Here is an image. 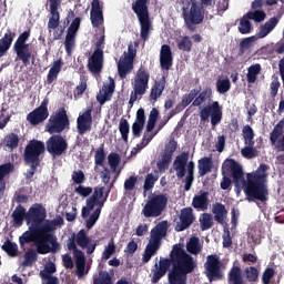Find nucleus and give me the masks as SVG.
<instances>
[{
	"mask_svg": "<svg viewBox=\"0 0 284 284\" xmlns=\"http://www.w3.org/2000/svg\"><path fill=\"white\" fill-rule=\"evenodd\" d=\"M267 170L270 165L260 164L257 170L253 173H247L245 181V173L243 166L234 159H226L222 164V175L232 176L235 187H244V194L248 201L256 200L266 203L270 196L267 190Z\"/></svg>",
	"mask_w": 284,
	"mask_h": 284,
	"instance_id": "f257e3e1",
	"label": "nucleus"
},
{
	"mask_svg": "<svg viewBox=\"0 0 284 284\" xmlns=\"http://www.w3.org/2000/svg\"><path fill=\"white\" fill-rule=\"evenodd\" d=\"M170 265L173 267L168 273ZM154 267L151 283H159L168 274L169 284H187V274H192L196 270V262L181 245L175 244L170 253V258L161 257Z\"/></svg>",
	"mask_w": 284,
	"mask_h": 284,
	"instance_id": "f03ea898",
	"label": "nucleus"
},
{
	"mask_svg": "<svg viewBox=\"0 0 284 284\" xmlns=\"http://www.w3.org/2000/svg\"><path fill=\"white\" fill-rule=\"evenodd\" d=\"M59 225H63V217L57 215L55 219L47 220L40 227L34 229L38 254H50V252L57 254L61 250V244L57 241V235L52 234Z\"/></svg>",
	"mask_w": 284,
	"mask_h": 284,
	"instance_id": "7ed1b4c3",
	"label": "nucleus"
},
{
	"mask_svg": "<svg viewBox=\"0 0 284 284\" xmlns=\"http://www.w3.org/2000/svg\"><path fill=\"white\" fill-rule=\"evenodd\" d=\"M45 154V143L39 140H31L24 148L23 161L26 165H29V170L26 173V179H33L37 174V170L41 168V155Z\"/></svg>",
	"mask_w": 284,
	"mask_h": 284,
	"instance_id": "20e7f679",
	"label": "nucleus"
},
{
	"mask_svg": "<svg viewBox=\"0 0 284 284\" xmlns=\"http://www.w3.org/2000/svg\"><path fill=\"white\" fill-rule=\"evenodd\" d=\"M165 236H168V221H162L151 230V236L144 248L142 263H150L152 261V256H155L161 250L162 241Z\"/></svg>",
	"mask_w": 284,
	"mask_h": 284,
	"instance_id": "39448f33",
	"label": "nucleus"
},
{
	"mask_svg": "<svg viewBox=\"0 0 284 284\" xmlns=\"http://www.w3.org/2000/svg\"><path fill=\"white\" fill-rule=\"evenodd\" d=\"M190 152H182L178 155L173 162V168L175 170L178 179H183L185 176L184 191L190 192L192 190V183H194V161H190Z\"/></svg>",
	"mask_w": 284,
	"mask_h": 284,
	"instance_id": "423d86ee",
	"label": "nucleus"
},
{
	"mask_svg": "<svg viewBox=\"0 0 284 284\" xmlns=\"http://www.w3.org/2000/svg\"><path fill=\"white\" fill-rule=\"evenodd\" d=\"M30 29L20 33L13 44V52L17 55L18 61H21L22 65L28 67L30 61L34 63L37 61V51L32 50L28 39H30Z\"/></svg>",
	"mask_w": 284,
	"mask_h": 284,
	"instance_id": "0eeeda50",
	"label": "nucleus"
},
{
	"mask_svg": "<svg viewBox=\"0 0 284 284\" xmlns=\"http://www.w3.org/2000/svg\"><path fill=\"white\" fill-rule=\"evenodd\" d=\"M149 0H135L132 3V10L136 14L140 23V38L142 41H149L152 22L150 21V9L148 8Z\"/></svg>",
	"mask_w": 284,
	"mask_h": 284,
	"instance_id": "6e6552de",
	"label": "nucleus"
},
{
	"mask_svg": "<svg viewBox=\"0 0 284 284\" xmlns=\"http://www.w3.org/2000/svg\"><path fill=\"white\" fill-rule=\"evenodd\" d=\"M65 130H70V118L68 116L65 108H60L50 115L45 131L49 132V134H61V132H65Z\"/></svg>",
	"mask_w": 284,
	"mask_h": 284,
	"instance_id": "1a4fd4ad",
	"label": "nucleus"
},
{
	"mask_svg": "<svg viewBox=\"0 0 284 284\" xmlns=\"http://www.w3.org/2000/svg\"><path fill=\"white\" fill-rule=\"evenodd\" d=\"M168 207V196L165 194H158L152 196L142 210L145 219H156L163 214Z\"/></svg>",
	"mask_w": 284,
	"mask_h": 284,
	"instance_id": "9d476101",
	"label": "nucleus"
},
{
	"mask_svg": "<svg viewBox=\"0 0 284 284\" xmlns=\"http://www.w3.org/2000/svg\"><path fill=\"white\" fill-rule=\"evenodd\" d=\"M150 83V73L145 70V68L141 67L134 77V81L132 82L133 91L131 92L129 103L132 105L136 102L139 97H143L145 92H148V85Z\"/></svg>",
	"mask_w": 284,
	"mask_h": 284,
	"instance_id": "9b49d317",
	"label": "nucleus"
},
{
	"mask_svg": "<svg viewBox=\"0 0 284 284\" xmlns=\"http://www.w3.org/2000/svg\"><path fill=\"white\" fill-rule=\"evenodd\" d=\"M211 118L212 128H216L221 121H223V106L219 101H212L211 104L203 106L200 110L201 123H207Z\"/></svg>",
	"mask_w": 284,
	"mask_h": 284,
	"instance_id": "f8f14e48",
	"label": "nucleus"
},
{
	"mask_svg": "<svg viewBox=\"0 0 284 284\" xmlns=\"http://www.w3.org/2000/svg\"><path fill=\"white\" fill-rule=\"evenodd\" d=\"M67 247L70 252H73V258L75 261L77 276L78 278H83L87 276L85 272V253L77 247V235H72L67 242Z\"/></svg>",
	"mask_w": 284,
	"mask_h": 284,
	"instance_id": "ddd939ff",
	"label": "nucleus"
},
{
	"mask_svg": "<svg viewBox=\"0 0 284 284\" xmlns=\"http://www.w3.org/2000/svg\"><path fill=\"white\" fill-rule=\"evenodd\" d=\"M48 219V210L41 203L32 204L27 212V225H32V227H40L42 223H45Z\"/></svg>",
	"mask_w": 284,
	"mask_h": 284,
	"instance_id": "4468645a",
	"label": "nucleus"
},
{
	"mask_svg": "<svg viewBox=\"0 0 284 284\" xmlns=\"http://www.w3.org/2000/svg\"><path fill=\"white\" fill-rule=\"evenodd\" d=\"M222 265L223 263L219 255H207L204 270L210 283L221 281V278H223V271H221Z\"/></svg>",
	"mask_w": 284,
	"mask_h": 284,
	"instance_id": "2eb2a0df",
	"label": "nucleus"
},
{
	"mask_svg": "<svg viewBox=\"0 0 284 284\" xmlns=\"http://www.w3.org/2000/svg\"><path fill=\"white\" fill-rule=\"evenodd\" d=\"M184 22L187 30L193 32L194 26L203 23V13L201 12V6L197 2H192L190 9L183 8L182 11Z\"/></svg>",
	"mask_w": 284,
	"mask_h": 284,
	"instance_id": "dca6fc26",
	"label": "nucleus"
},
{
	"mask_svg": "<svg viewBox=\"0 0 284 284\" xmlns=\"http://www.w3.org/2000/svg\"><path fill=\"white\" fill-rule=\"evenodd\" d=\"M195 221L196 215L194 214V209H192V206L183 207L180 210L178 221H175V232H185V230H190Z\"/></svg>",
	"mask_w": 284,
	"mask_h": 284,
	"instance_id": "f3484780",
	"label": "nucleus"
},
{
	"mask_svg": "<svg viewBox=\"0 0 284 284\" xmlns=\"http://www.w3.org/2000/svg\"><path fill=\"white\" fill-rule=\"evenodd\" d=\"M49 103L50 99L45 98L38 108L27 115V121L30 125H39L50 116V111H48Z\"/></svg>",
	"mask_w": 284,
	"mask_h": 284,
	"instance_id": "a211bd4d",
	"label": "nucleus"
},
{
	"mask_svg": "<svg viewBox=\"0 0 284 284\" xmlns=\"http://www.w3.org/2000/svg\"><path fill=\"white\" fill-rule=\"evenodd\" d=\"M47 151L52 156H62L68 152V141H65L60 134L52 135L47 141Z\"/></svg>",
	"mask_w": 284,
	"mask_h": 284,
	"instance_id": "6ab92c4d",
	"label": "nucleus"
},
{
	"mask_svg": "<svg viewBox=\"0 0 284 284\" xmlns=\"http://www.w3.org/2000/svg\"><path fill=\"white\" fill-rule=\"evenodd\" d=\"M104 192L105 186H97L94 189L93 194L89 199H87V206L89 207V210H94V207H97V210H100L101 214V210H103L105 201H108V195L103 197Z\"/></svg>",
	"mask_w": 284,
	"mask_h": 284,
	"instance_id": "aec40b11",
	"label": "nucleus"
},
{
	"mask_svg": "<svg viewBox=\"0 0 284 284\" xmlns=\"http://www.w3.org/2000/svg\"><path fill=\"white\" fill-rule=\"evenodd\" d=\"M75 243L82 250H87V254H94L97 250V242L92 241L85 233V230H80L75 235Z\"/></svg>",
	"mask_w": 284,
	"mask_h": 284,
	"instance_id": "412c9836",
	"label": "nucleus"
},
{
	"mask_svg": "<svg viewBox=\"0 0 284 284\" xmlns=\"http://www.w3.org/2000/svg\"><path fill=\"white\" fill-rule=\"evenodd\" d=\"M88 69L93 74H101L103 70V50L95 49L88 60Z\"/></svg>",
	"mask_w": 284,
	"mask_h": 284,
	"instance_id": "4be33fe9",
	"label": "nucleus"
},
{
	"mask_svg": "<svg viewBox=\"0 0 284 284\" xmlns=\"http://www.w3.org/2000/svg\"><path fill=\"white\" fill-rule=\"evenodd\" d=\"M78 134L83 136L85 132L92 130V109H87V111L78 118Z\"/></svg>",
	"mask_w": 284,
	"mask_h": 284,
	"instance_id": "5701e85b",
	"label": "nucleus"
},
{
	"mask_svg": "<svg viewBox=\"0 0 284 284\" xmlns=\"http://www.w3.org/2000/svg\"><path fill=\"white\" fill-rule=\"evenodd\" d=\"M191 205L199 212H207V207H210V192L201 191L200 194H195Z\"/></svg>",
	"mask_w": 284,
	"mask_h": 284,
	"instance_id": "b1692460",
	"label": "nucleus"
},
{
	"mask_svg": "<svg viewBox=\"0 0 284 284\" xmlns=\"http://www.w3.org/2000/svg\"><path fill=\"white\" fill-rule=\"evenodd\" d=\"M174 57L172 55V48L169 44H163L160 50V65L163 70H170Z\"/></svg>",
	"mask_w": 284,
	"mask_h": 284,
	"instance_id": "393cba45",
	"label": "nucleus"
},
{
	"mask_svg": "<svg viewBox=\"0 0 284 284\" xmlns=\"http://www.w3.org/2000/svg\"><path fill=\"white\" fill-rule=\"evenodd\" d=\"M11 219L13 227H21V225H23V221H28V212L26 211V206L21 204L17 205L11 214Z\"/></svg>",
	"mask_w": 284,
	"mask_h": 284,
	"instance_id": "a878e982",
	"label": "nucleus"
},
{
	"mask_svg": "<svg viewBox=\"0 0 284 284\" xmlns=\"http://www.w3.org/2000/svg\"><path fill=\"white\" fill-rule=\"evenodd\" d=\"M212 214H214V221L220 223V225H224L227 219V209L225 204L221 202H215L212 206Z\"/></svg>",
	"mask_w": 284,
	"mask_h": 284,
	"instance_id": "bb28decb",
	"label": "nucleus"
},
{
	"mask_svg": "<svg viewBox=\"0 0 284 284\" xmlns=\"http://www.w3.org/2000/svg\"><path fill=\"white\" fill-rule=\"evenodd\" d=\"M16 34L9 29L4 33V36L0 39V59L6 55L12 45V41H14Z\"/></svg>",
	"mask_w": 284,
	"mask_h": 284,
	"instance_id": "cd10ccee",
	"label": "nucleus"
},
{
	"mask_svg": "<svg viewBox=\"0 0 284 284\" xmlns=\"http://www.w3.org/2000/svg\"><path fill=\"white\" fill-rule=\"evenodd\" d=\"M212 87H206L203 91H200L199 95L192 102L193 108H200L205 101H212L213 98Z\"/></svg>",
	"mask_w": 284,
	"mask_h": 284,
	"instance_id": "c85d7f7f",
	"label": "nucleus"
},
{
	"mask_svg": "<svg viewBox=\"0 0 284 284\" xmlns=\"http://www.w3.org/2000/svg\"><path fill=\"white\" fill-rule=\"evenodd\" d=\"M132 70H134V62L130 60L123 59L118 63V73L122 79H126Z\"/></svg>",
	"mask_w": 284,
	"mask_h": 284,
	"instance_id": "c756f323",
	"label": "nucleus"
},
{
	"mask_svg": "<svg viewBox=\"0 0 284 284\" xmlns=\"http://www.w3.org/2000/svg\"><path fill=\"white\" fill-rule=\"evenodd\" d=\"M229 283L232 284H245L243 280V271L241 266L233 265L229 272Z\"/></svg>",
	"mask_w": 284,
	"mask_h": 284,
	"instance_id": "7c9ffc66",
	"label": "nucleus"
},
{
	"mask_svg": "<svg viewBox=\"0 0 284 284\" xmlns=\"http://www.w3.org/2000/svg\"><path fill=\"white\" fill-rule=\"evenodd\" d=\"M163 90H165V78L154 82L150 93L151 101H159L163 94Z\"/></svg>",
	"mask_w": 284,
	"mask_h": 284,
	"instance_id": "2f4dec72",
	"label": "nucleus"
},
{
	"mask_svg": "<svg viewBox=\"0 0 284 284\" xmlns=\"http://www.w3.org/2000/svg\"><path fill=\"white\" fill-rule=\"evenodd\" d=\"M213 162L212 158H202L199 160L197 169H199V175L205 176V174H209V172H212Z\"/></svg>",
	"mask_w": 284,
	"mask_h": 284,
	"instance_id": "473e14b6",
	"label": "nucleus"
},
{
	"mask_svg": "<svg viewBox=\"0 0 284 284\" xmlns=\"http://www.w3.org/2000/svg\"><path fill=\"white\" fill-rule=\"evenodd\" d=\"M19 135L17 133H9L4 136L3 144L7 150H17L19 148Z\"/></svg>",
	"mask_w": 284,
	"mask_h": 284,
	"instance_id": "72a5a7b5",
	"label": "nucleus"
},
{
	"mask_svg": "<svg viewBox=\"0 0 284 284\" xmlns=\"http://www.w3.org/2000/svg\"><path fill=\"white\" fill-rule=\"evenodd\" d=\"M105 159H106L105 144L102 143L97 149L95 154H94V165H95V168H103V165H105Z\"/></svg>",
	"mask_w": 284,
	"mask_h": 284,
	"instance_id": "f704fd0d",
	"label": "nucleus"
},
{
	"mask_svg": "<svg viewBox=\"0 0 284 284\" xmlns=\"http://www.w3.org/2000/svg\"><path fill=\"white\" fill-rule=\"evenodd\" d=\"M201 250H203V246H201V240L199 237L194 236L191 237L190 241L186 243V251L189 254H193L196 256V254L201 253Z\"/></svg>",
	"mask_w": 284,
	"mask_h": 284,
	"instance_id": "c9c22d12",
	"label": "nucleus"
},
{
	"mask_svg": "<svg viewBox=\"0 0 284 284\" xmlns=\"http://www.w3.org/2000/svg\"><path fill=\"white\" fill-rule=\"evenodd\" d=\"M48 30H57L61 24V13L59 11L49 10Z\"/></svg>",
	"mask_w": 284,
	"mask_h": 284,
	"instance_id": "e433bc0d",
	"label": "nucleus"
},
{
	"mask_svg": "<svg viewBox=\"0 0 284 284\" xmlns=\"http://www.w3.org/2000/svg\"><path fill=\"white\" fill-rule=\"evenodd\" d=\"M261 70L262 68L260 63H255L251 65L247 69V74H246L247 83H256V79H258V75L261 74Z\"/></svg>",
	"mask_w": 284,
	"mask_h": 284,
	"instance_id": "4c0bfd02",
	"label": "nucleus"
},
{
	"mask_svg": "<svg viewBox=\"0 0 284 284\" xmlns=\"http://www.w3.org/2000/svg\"><path fill=\"white\" fill-rule=\"evenodd\" d=\"M213 226H214V217H212V214L202 213L200 215V227L202 232H205L206 230H211V227Z\"/></svg>",
	"mask_w": 284,
	"mask_h": 284,
	"instance_id": "58836bf2",
	"label": "nucleus"
},
{
	"mask_svg": "<svg viewBox=\"0 0 284 284\" xmlns=\"http://www.w3.org/2000/svg\"><path fill=\"white\" fill-rule=\"evenodd\" d=\"M242 135L245 145H255L256 142L254 141V129H252L250 124L244 125Z\"/></svg>",
	"mask_w": 284,
	"mask_h": 284,
	"instance_id": "ea45409f",
	"label": "nucleus"
},
{
	"mask_svg": "<svg viewBox=\"0 0 284 284\" xmlns=\"http://www.w3.org/2000/svg\"><path fill=\"white\" fill-rule=\"evenodd\" d=\"M215 88H216V92H219V94H226V92H230V90H232V82H230V80L226 79H217L216 83H215Z\"/></svg>",
	"mask_w": 284,
	"mask_h": 284,
	"instance_id": "a19ab883",
	"label": "nucleus"
},
{
	"mask_svg": "<svg viewBox=\"0 0 284 284\" xmlns=\"http://www.w3.org/2000/svg\"><path fill=\"white\" fill-rule=\"evenodd\" d=\"M37 251L29 248L28 252L24 253V261L22 262V267H32L34 263H37Z\"/></svg>",
	"mask_w": 284,
	"mask_h": 284,
	"instance_id": "79ce46f5",
	"label": "nucleus"
},
{
	"mask_svg": "<svg viewBox=\"0 0 284 284\" xmlns=\"http://www.w3.org/2000/svg\"><path fill=\"white\" fill-rule=\"evenodd\" d=\"M108 163L111 168V172H116L119 165L121 164V155H119L116 152H111L108 155Z\"/></svg>",
	"mask_w": 284,
	"mask_h": 284,
	"instance_id": "37998d69",
	"label": "nucleus"
},
{
	"mask_svg": "<svg viewBox=\"0 0 284 284\" xmlns=\"http://www.w3.org/2000/svg\"><path fill=\"white\" fill-rule=\"evenodd\" d=\"M20 246L23 247L27 243H37V233H34V229L30 232L27 231L19 239Z\"/></svg>",
	"mask_w": 284,
	"mask_h": 284,
	"instance_id": "c03bdc74",
	"label": "nucleus"
},
{
	"mask_svg": "<svg viewBox=\"0 0 284 284\" xmlns=\"http://www.w3.org/2000/svg\"><path fill=\"white\" fill-rule=\"evenodd\" d=\"M239 32L241 34H250L252 32V22H250V18H247V13L243 16L240 20Z\"/></svg>",
	"mask_w": 284,
	"mask_h": 284,
	"instance_id": "a18cd8bd",
	"label": "nucleus"
},
{
	"mask_svg": "<svg viewBox=\"0 0 284 284\" xmlns=\"http://www.w3.org/2000/svg\"><path fill=\"white\" fill-rule=\"evenodd\" d=\"M241 154L244 159H256V156H258V150L254 148V144H246V146L241 150Z\"/></svg>",
	"mask_w": 284,
	"mask_h": 284,
	"instance_id": "49530a36",
	"label": "nucleus"
},
{
	"mask_svg": "<svg viewBox=\"0 0 284 284\" xmlns=\"http://www.w3.org/2000/svg\"><path fill=\"white\" fill-rule=\"evenodd\" d=\"M172 163V155H169L168 153H163L161 155V160L158 161V170L159 172H165L168 168H170V164Z\"/></svg>",
	"mask_w": 284,
	"mask_h": 284,
	"instance_id": "de8ad7c7",
	"label": "nucleus"
},
{
	"mask_svg": "<svg viewBox=\"0 0 284 284\" xmlns=\"http://www.w3.org/2000/svg\"><path fill=\"white\" fill-rule=\"evenodd\" d=\"M244 274H246V280L248 281V283H256V281H258V268H256L255 266H247L244 270Z\"/></svg>",
	"mask_w": 284,
	"mask_h": 284,
	"instance_id": "09e8293b",
	"label": "nucleus"
},
{
	"mask_svg": "<svg viewBox=\"0 0 284 284\" xmlns=\"http://www.w3.org/2000/svg\"><path fill=\"white\" fill-rule=\"evenodd\" d=\"M119 131L122 140L128 143V136L130 134V123L123 118L120 120Z\"/></svg>",
	"mask_w": 284,
	"mask_h": 284,
	"instance_id": "8fccbe9b",
	"label": "nucleus"
},
{
	"mask_svg": "<svg viewBox=\"0 0 284 284\" xmlns=\"http://www.w3.org/2000/svg\"><path fill=\"white\" fill-rule=\"evenodd\" d=\"M265 11L256 10V11H248L246 13V18L251 21H255V23H261V21H265Z\"/></svg>",
	"mask_w": 284,
	"mask_h": 284,
	"instance_id": "3c124183",
	"label": "nucleus"
},
{
	"mask_svg": "<svg viewBox=\"0 0 284 284\" xmlns=\"http://www.w3.org/2000/svg\"><path fill=\"white\" fill-rule=\"evenodd\" d=\"M115 253H116V244H114V240H111L102 253V258L104 261H109V258H111L112 255Z\"/></svg>",
	"mask_w": 284,
	"mask_h": 284,
	"instance_id": "603ef678",
	"label": "nucleus"
},
{
	"mask_svg": "<svg viewBox=\"0 0 284 284\" xmlns=\"http://www.w3.org/2000/svg\"><path fill=\"white\" fill-rule=\"evenodd\" d=\"M90 21L93 28H99L100 26H103V12L90 11Z\"/></svg>",
	"mask_w": 284,
	"mask_h": 284,
	"instance_id": "864d4df0",
	"label": "nucleus"
},
{
	"mask_svg": "<svg viewBox=\"0 0 284 284\" xmlns=\"http://www.w3.org/2000/svg\"><path fill=\"white\" fill-rule=\"evenodd\" d=\"M93 284H112V276L108 271H99V277L93 281Z\"/></svg>",
	"mask_w": 284,
	"mask_h": 284,
	"instance_id": "5fc2aeb1",
	"label": "nucleus"
},
{
	"mask_svg": "<svg viewBox=\"0 0 284 284\" xmlns=\"http://www.w3.org/2000/svg\"><path fill=\"white\" fill-rule=\"evenodd\" d=\"M178 48L182 52H192V40L187 36L182 37V39L178 42Z\"/></svg>",
	"mask_w": 284,
	"mask_h": 284,
	"instance_id": "6e6d98bb",
	"label": "nucleus"
},
{
	"mask_svg": "<svg viewBox=\"0 0 284 284\" xmlns=\"http://www.w3.org/2000/svg\"><path fill=\"white\" fill-rule=\"evenodd\" d=\"M2 250L8 253L9 256H17V253L19 252V246H17V243L7 241L2 245Z\"/></svg>",
	"mask_w": 284,
	"mask_h": 284,
	"instance_id": "4d7b16f0",
	"label": "nucleus"
},
{
	"mask_svg": "<svg viewBox=\"0 0 284 284\" xmlns=\"http://www.w3.org/2000/svg\"><path fill=\"white\" fill-rule=\"evenodd\" d=\"M75 41H77V36L72 33H67L65 40H64V48L68 54H72V48H74Z\"/></svg>",
	"mask_w": 284,
	"mask_h": 284,
	"instance_id": "13d9d810",
	"label": "nucleus"
},
{
	"mask_svg": "<svg viewBox=\"0 0 284 284\" xmlns=\"http://www.w3.org/2000/svg\"><path fill=\"white\" fill-rule=\"evenodd\" d=\"M99 216H101V209H95V211L90 215L89 220H87V230H92L94 225H97Z\"/></svg>",
	"mask_w": 284,
	"mask_h": 284,
	"instance_id": "bf43d9fd",
	"label": "nucleus"
},
{
	"mask_svg": "<svg viewBox=\"0 0 284 284\" xmlns=\"http://www.w3.org/2000/svg\"><path fill=\"white\" fill-rule=\"evenodd\" d=\"M14 170V164L12 163H6L0 165V181H3V179H6V176H8V174H10V172H12Z\"/></svg>",
	"mask_w": 284,
	"mask_h": 284,
	"instance_id": "052dcab7",
	"label": "nucleus"
},
{
	"mask_svg": "<svg viewBox=\"0 0 284 284\" xmlns=\"http://www.w3.org/2000/svg\"><path fill=\"white\" fill-rule=\"evenodd\" d=\"M139 181V178L131 175L129 176V179H126L124 181V190L126 192H132V190H134V187H136V183Z\"/></svg>",
	"mask_w": 284,
	"mask_h": 284,
	"instance_id": "680f3d73",
	"label": "nucleus"
},
{
	"mask_svg": "<svg viewBox=\"0 0 284 284\" xmlns=\"http://www.w3.org/2000/svg\"><path fill=\"white\" fill-rule=\"evenodd\" d=\"M275 274H276V271H274V268H272V267L265 268V271L263 272V275H262V282L264 284H270L272 278H274Z\"/></svg>",
	"mask_w": 284,
	"mask_h": 284,
	"instance_id": "e2e57ef3",
	"label": "nucleus"
},
{
	"mask_svg": "<svg viewBox=\"0 0 284 284\" xmlns=\"http://www.w3.org/2000/svg\"><path fill=\"white\" fill-rule=\"evenodd\" d=\"M80 28H81V18H75V19L71 22L70 27L68 28L67 33H68V34H74V36H77V32H79V29H80Z\"/></svg>",
	"mask_w": 284,
	"mask_h": 284,
	"instance_id": "0e129e2a",
	"label": "nucleus"
},
{
	"mask_svg": "<svg viewBox=\"0 0 284 284\" xmlns=\"http://www.w3.org/2000/svg\"><path fill=\"white\" fill-rule=\"evenodd\" d=\"M75 194H79L80 196L88 197L90 194H92V186H83L79 185L74 189Z\"/></svg>",
	"mask_w": 284,
	"mask_h": 284,
	"instance_id": "69168bd1",
	"label": "nucleus"
},
{
	"mask_svg": "<svg viewBox=\"0 0 284 284\" xmlns=\"http://www.w3.org/2000/svg\"><path fill=\"white\" fill-rule=\"evenodd\" d=\"M154 183H156V178H154V175L152 173H149L146 176H145V180H144V190L148 192L150 190H152V187H154Z\"/></svg>",
	"mask_w": 284,
	"mask_h": 284,
	"instance_id": "338daca9",
	"label": "nucleus"
},
{
	"mask_svg": "<svg viewBox=\"0 0 284 284\" xmlns=\"http://www.w3.org/2000/svg\"><path fill=\"white\" fill-rule=\"evenodd\" d=\"M42 284H59V277L48 275V274H41Z\"/></svg>",
	"mask_w": 284,
	"mask_h": 284,
	"instance_id": "774afa93",
	"label": "nucleus"
}]
</instances>
